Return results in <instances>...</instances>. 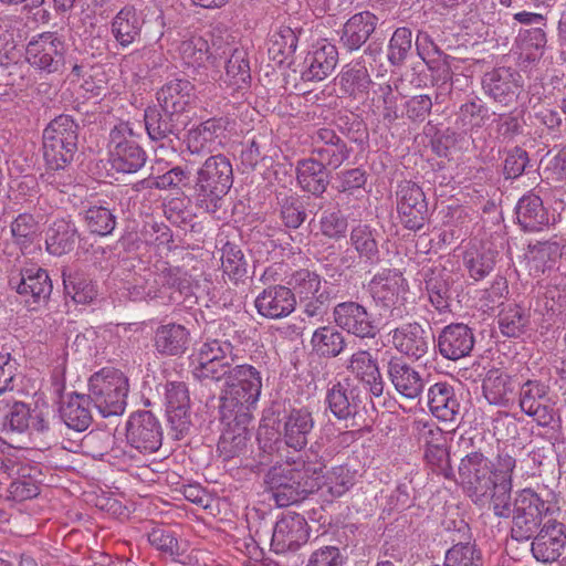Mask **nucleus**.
I'll return each instance as SVG.
<instances>
[{
  "instance_id": "25",
  "label": "nucleus",
  "mask_w": 566,
  "mask_h": 566,
  "mask_svg": "<svg viewBox=\"0 0 566 566\" xmlns=\"http://www.w3.org/2000/svg\"><path fill=\"white\" fill-rule=\"evenodd\" d=\"M387 374L394 388L402 397L412 400L423 392L426 380L421 373L400 358L389 360Z\"/></svg>"
},
{
  "instance_id": "21",
  "label": "nucleus",
  "mask_w": 566,
  "mask_h": 566,
  "mask_svg": "<svg viewBox=\"0 0 566 566\" xmlns=\"http://www.w3.org/2000/svg\"><path fill=\"white\" fill-rule=\"evenodd\" d=\"M179 115L167 113L161 107H148L145 109L144 120L149 138L153 142L172 143L179 139V134L185 127V122Z\"/></svg>"
},
{
  "instance_id": "47",
  "label": "nucleus",
  "mask_w": 566,
  "mask_h": 566,
  "mask_svg": "<svg viewBox=\"0 0 566 566\" xmlns=\"http://www.w3.org/2000/svg\"><path fill=\"white\" fill-rule=\"evenodd\" d=\"M528 324L530 317L521 306H509L499 314V328L504 336L520 337L525 333Z\"/></svg>"
},
{
  "instance_id": "18",
  "label": "nucleus",
  "mask_w": 566,
  "mask_h": 566,
  "mask_svg": "<svg viewBox=\"0 0 566 566\" xmlns=\"http://www.w3.org/2000/svg\"><path fill=\"white\" fill-rule=\"evenodd\" d=\"M334 318L342 329L360 338H373L377 326L367 310L355 302H344L334 308Z\"/></svg>"
},
{
  "instance_id": "44",
  "label": "nucleus",
  "mask_w": 566,
  "mask_h": 566,
  "mask_svg": "<svg viewBox=\"0 0 566 566\" xmlns=\"http://www.w3.org/2000/svg\"><path fill=\"white\" fill-rule=\"evenodd\" d=\"M415 430L420 443L426 448V457H441L444 454V434L443 431L430 420L419 419L415 421Z\"/></svg>"
},
{
  "instance_id": "34",
  "label": "nucleus",
  "mask_w": 566,
  "mask_h": 566,
  "mask_svg": "<svg viewBox=\"0 0 566 566\" xmlns=\"http://www.w3.org/2000/svg\"><path fill=\"white\" fill-rule=\"evenodd\" d=\"M314 420L307 409H293L284 419L283 438L287 447L302 450L308 442Z\"/></svg>"
},
{
  "instance_id": "58",
  "label": "nucleus",
  "mask_w": 566,
  "mask_h": 566,
  "mask_svg": "<svg viewBox=\"0 0 566 566\" xmlns=\"http://www.w3.org/2000/svg\"><path fill=\"white\" fill-rule=\"evenodd\" d=\"M511 490L512 483L506 480L503 482H493L491 492L485 500L490 503L495 515L500 517H509L512 513L511 509Z\"/></svg>"
},
{
  "instance_id": "29",
  "label": "nucleus",
  "mask_w": 566,
  "mask_h": 566,
  "mask_svg": "<svg viewBox=\"0 0 566 566\" xmlns=\"http://www.w3.org/2000/svg\"><path fill=\"white\" fill-rule=\"evenodd\" d=\"M220 329L223 332L222 336L224 338L205 342L193 354L192 360H205V363H208L211 360L234 361L237 359V355L233 353L232 340H240V331L231 322L220 324Z\"/></svg>"
},
{
  "instance_id": "46",
  "label": "nucleus",
  "mask_w": 566,
  "mask_h": 566,
  "mask_svg": "<svg viewBox=\"0 0 566 566\" xmlns=\"http://www.w3.org/2000/svg\"><path fill=\"white\" fill-rule=\"evenodd\" d=\"M313 348L322 356L336 357L344 347L343 335L333 327L324 326L316 329L312 336Z\"/></svg>"
},
{
  "instance_id": "7",
  "label": "nucleus",
  "mask_w": 566,
  "mask_h": 566,
  "mask_svg": "<svg viewBox=\"0 0 566 566\" xmlns=\"http://www.w3.org/2000/svg\"><path fill=\"white\" fill-rule=\"evenodd\" d=\"M66 45L55 33L44 32L27 45L25 60L45 75L62 74L65 69Z\"/></svg>"
},
{
  "instance_id": "26",
  "label": "nucleus",
  "mask_w": 566,
  "mask_h": 566,
  "mask_svg": "<svg viewBox=\"0 0 566 566\" xmlns=\"http://www.w3.org/2000/svg\"><path fill=\"white\" fill-rule=\"evenodd\" d=\"M165 399L168 419L180 433L190 424V396L185 382L170 381L165 386Z\"/></svg>"
},
{
  "instance_id": "15",
  "label": "nucleus",
  "mask_w": 566,
  "mask_h": 566,
  "mask_svg": "<svg viewBox=\"0 0 566 566\" xmlns=\"http://www.w3.org/2000/svg\"><path fill=\"white\" fill-rule=\"evenodd\" d=\"M522 76L511 67H496L486 72L482 77V87L484 92L504 106L516 102L521 88Z\"/></svg>"
},
{
  "instance_id": "41",
  "label": "nucleus",
  "mask_w": 566,
  "mask_h": 566,
  "mask_svg": "<svg viewBox=\"0 0 566 566\" xmlns=\"http://www.w3.org/2000/svg\"><path fill=\"white\" fill-rule=\"evenodd\" d=\"M287 284L294 295H297L301 301L316 300L323 303L326 298L323 293H319L322 285L321 277L315 272H311L306 269L294 272L290 276Z\"/></svg>"
},
{
  "instance_id": "32",
  "label": "nucleus",
  "mask_w": 566,
  "mask_h": 566,
  "mask_svg": "<svg viewBox=\"0 0 566 566\" xmlns=\"http://www.w3.org/2000/svg\"><path fill=\"white\" fill-rule=\"evenodd\" d=\"M428 407L439 420L454 422L460 413V401L454 388L447 382H437L428 389Z\"/></svg>"
},
{
  "instance_id": "43",
  "label": "nucleus",
  "mask_w": 566,
  "mask_h": 566,
  "mask_svg": "<svg viewBox=\"0 0 566 566\" xmlns=\"http://www.w3.org/2000/svg\"><path fill=\"white\" fill-rule=\"evenodd\" d=\"M298 39L290 27H282L275 32L268 49L270 57L277 64H283L293 56L296 51Z\"/></svg>"
},
{
  "instance_id": "40",
  "label": "nucleus",
  "mask_w": 566,
  "mask_h": 566,
  "mask_svg": "<svg viewBox=\"0 0 566 566\" xmlns=\"http://www.w3.org/2000/svg\"><path fill=\"white\" fill-rule=\"evenodd\" d=\"M224 59L227 60L224 83L235 91L248 88L251 81V70L247 51L242 46H235Z\"/></svg>"
},
{
  "instance_id": "9",
  "label": "nucleus",
  "mask_w": 566,
  "mask_h": 566,
  "mask_svg": "<svg viewBox=\"0 0 566 566\" xmlns=\"http://www.w3.org/2000/svg\"><path fill=\"white\" fill-rule=\"evenodd\" d=\"M459 476L472 501L484 505L494 479L490 461L483 453L474 451L462 458Z\"/></svg>"
},
{
  "instance_id": "55",
  "label": "nucleus",
  "mask_w": 566,
  "mask_h": 566,
  "mask_svg": "<svg viewBox=\"0 0 566 566\" xmlns=\"http://www.w3.org/2000/svg\"><path fill=\"white\" fill-rule=\"evenodd\" d=\"M179 52L189 65H202L210 60V45L202 36H191L179 45Z\"/></svg>"
},
{
  "instance_id": "59",
  "label": "nucleus",
  "mask_w": 566,
  "mask_h": 566,
  "mask_svg": "<svg viewBox=\"0 0 566 566\" xmlns=\"http://www.w3.org/2000/svg\"><path fill=\"white\" fill-rule=\"evenodd\" d=\"M85 221L92 233L109 234L115 228V217L104 207H91L85 212Z\"/></svg>"
},
{
  "instance_id": "57",
  "label": "nucleus",
  "mask_w": 566,
  "mask_h": 566,
  "mask_svg": "<svg viewBox=\"0 0 566 566\" xmlns=\"http://www.w3.org/2000/svg\"><path fill=\"white\" fill-rule=\"evenodd\" d=\"M13 244L31 245L38 235V222L30 213H20L11 222Z\"/></svg>"
},
{
  "instance_id": "23",
  "label": "nucleus",
  "mask_w": 566,
  "mask_h": 566,
  "mask_svg": "<svg viewBox=\"0 0 566 566\" xmlns=\"http://www.w3.org/2000/svg\"><path fill=\"white\" fill-rule=\"evenodd\" d=\"M195 97V86L186 78L168 81L156 93L159 107L180 117L188 111Z\"/></svg>"
},
{
  "instance_id": "54",
  "label": "nucleus",
  "mask_w": 566,
  "mask_h": 566,
  "mask_svg": "<svg viewBox=\"0 0 566 566\" xmlns=\"http://www.w3.org/2000/svg\"><path fill=\"white\" fill-rule=\"evenodd\" d=\"M80 242L75 227L64 220L55 221L48 230L45 239L46 248H70L78 245Z\"/></svg>"
},
{
  "instance_id": "13",
  "label": "nucleus",
  "mask_w": 566,
  "mask_h": 566,
  "mask_svg": "<svg viewBox=\"0 0 566 566\" xmlns=\"http://www.w3.org/2000/svg\"><path fill=\"white\" fill-rule=\"evenodd\" d=\"M126 439L140 453H153L161 446V426L150 411L134 412L127 421Z\"/></svg>"
},
{
  "instance_id": "52",
  "label": "nucleus",
  "mask_w": 566,
  "mask_h": 566,
  "mask_svg": "<svg viewBox=\"0 0 566 566\" xmlns=\"http://www.w3.org/2000/svg\"><path fill=\"white\" fill-rule=\"evenodd\" d=\"M444 566H483L482 554L474 544L459 543L447 551Z\"/></svg>"
},
{
  "instance_id": "36",
  "label": "nucleus",
  "mask_w": 566,
  "mask_h": 566,
  "mask_svg": "<svg viewBox=\"0 0 566 566\" xmlns=\"http://www.w3.org/2000/svg\"><path fill=\"white\" fill-rule=\"evenodd\" d=\"M296 179L304 191L319 197L329 184V174L324 164L315 158H306L297 161Z\"/></svg>"
},
{
  "instance_id": "39",
  "label": "nucleus",
  "mask_w": 566,
  "mask_h": 566,
  "mask_svg": "<svg viewBox=\"0 0 566 566\" xmlns=\"http://www.w3.org/2000/svg\"><path fill=\"white\" fill-rule=\"evenodd\" d=\"M20 295L30 296L33 303L45 302L52 292V282L45 270L29 268L21 272V282L17 287Z\"/></svg>"
},
{
  "instance_id": "16",
  "label": "nucleus",
  "mask_w": 566,
  "mask_h": 566,
  "mask_svg": "<svg viewBox=\"0 0 566 566\" xmlns=\"http://www.w3.org/2000/svg\"><path fill=\"white\" fill-rule=\"evenodd\" d=\"M389 342L401 355L419 360L429 350L430 337L428 332L418 323L403 324L389 332Z\"/></svg>"
},
{
  "instance_id": "35",
  "label": "nucleus",
  "mask_w": 566,
  "mask_h": 566,
  "mask_svg": "<svg viewBox=\"0 0 566 566\" xmlns=\"http://www.w3.org/2000/svg\"><path fill=\"white\" fill-rule=\"evenodd\" d=\"M515 214L524 231L537 232L548 224V213L539 196L530 192L523 196L516 207Z\"/></svg>"
},
{
  "instance_id": "61",
  "label": "nucleus",
  "mask_w": 566,
  "mask_h": 566,
  "mask_svg": "<svg viewBox=\"0 0 566 566\" xmlns=\"http://www.w3.org/2000/svg\"><path fill=\"white\" fill-rule=\"evenodd\" d=\"M415 46L418 56L423 61L426 65H430L434 61L442 59L447 55L434 42L432 36L426 31L418 32L415 41Z\"/></svg>"
},
{
  "instance_id": "50",
  "label": "nucleus",
  "mask_w": 566,
  "mask_h": 566,
  "mask_svg": "<svg viewBox=\"0 0 566 566\" xmlns=\"http://www.w3.org/2000/svg\"><path fill=\"white\" fill-rule=\"evenodd\" d=\"M463 261L471 277L481 280L493 270L495 264V251L465 250Z\"/></svg>"
},
{
  "instance_id": "42",
  "label": "nucleus",
  "mask_w": 566,
  "mask_h": 566,
  "mask_svg": "<svg viewBox=\"0 0 566 566\" xmlns=\"http://www.w3.org/2000/svg\"><path fill=\"white\" fill-rule=\"evenodd\" d=\"M483 396L490 405L506 406L512 394L510 377L497 370H490L482 384Z\"/></svg>"
},
{
  "instance_id": "14",
  "label": "nucleus",
  "mask_w": 566,
  "mask_h": 566,
  "mask_svg": "<svg viewBox=\"0 0 566 566\" xmlns=\"http://www.w3.org/2000/svg\"><path fill=\"white\" fill-rule=\"evenodd\" d=\"M396 199L405 227L410 230L422 228L428 216V203L421 187L411 180H403L398 185Z\"/></svg>"
},
{
  "instance_id": "10",
  "label": "nucleus",
  "mask_w": 566,
  "mask_h": 566,
  "mask_svg": "<svg viewBox=\"0 0 566 566\" xmlns=\"http://www.w3.org/2000/svg\"><path fill=\"white\" fill-rule=\"evenodd\" d=\"M549 505L534 491L523 490L516 501L513 515L512 534L516 541H525L536 532L542 518L549 513Z\"/></svg>"
},
{
  "instance_id": "24",
  "label": "nucleus",
  "mask_w": 566,
  "mask_h": 566,
  "mask_svg": "<svg viewBox=\"0 0 566 566\" xmlns=\"http://www.w3.org/2000/svg\"><path fill=\"white\" fill-rule=\"evenodd\" d=\"M565 544V526L555 520H548L532 543V553L538 562L551 563L559 557Z\"/></svg>"
},
{
  "instance_id": "17",
  "label": "nucleus",
  "mask_w": 566,
  "mask_h": 566,
  "mask_svg": "<svg viewBox=\"0 0 566 566\" xmlns=\"http://www.w3.org/2000/svg\"><path fill=\"white\" fill-rule=\"evenodd\" d=\"M226 127L221 118H210L190 128L186 136L187 150L191 155L206 156L222 146Z\"/></svg>"
},
{
  "instance_id": "4",
  "label": "nucleus",
  "mask_w": 566,
  "mask_h": 566,
  "mask_svg": "<svg viewBox=\"0 0 566 566\" xmlns=\"http://www.w3.org/2000/svg\"><path fill=\"white\" fill-rule=\"evenodd\" d=\"M304 464L283 463L269 470L265 484L277 506H289L302 500L316 483Z\"/></svg>"
},
{
  "instance_id": "5",
  "label": "nucleus",
  "mask_w": 566,
  "mask_h": 566,
  "mask_svg": "<svg viewBox=\"0 0 566 566\" xmlns=\"http://www.w3.org/2000/svg\"><path fill=\"white\" fill-rule=\"evenodd\" d=\"M78 125L72 116L62 114L50 122L43 132V156L53 170L63 169L77 150Z\"/></svg>"
},
{
  "instance_id": "62",
  "label": "nucleus",
  "mask_w": 566,
  "mask_h": 566,
  "mask_svg": "<svg viewBox=\"0 0 566 566\" xmlns=\"http://www.w3.org/2000/svg\"><path fill=\"white\" fill-rule=\"evenodd\" d=\"M545 27L521 29L516 36V43L522 50H535L542 54L547 43Z\"/></svg>"
},
{
  "instance_id": "28",
  "label": "nucleus",
  "mask_w": 566,
  "mask_h": 566,
  "mask_svg": "<svg viewBox=\"0 0 566 566\" xmlns=\"http://www.w3.org/2000/svg\"><path fill=\"white\" fill-rule=\"evenodd\" d=\"M276 200L284 224L293 229H297L307 214H315L321 209V206L312 202L311 197H301L291 190L276 191Z\"/></svg>"
},
{
  "instance_id": "11",
  "label": "nucleus",
  "mask_w": 566,
  "mask_h": 566,
  "mask_svg": "<svg viewBox=\"0 0 566 566\" xmlns=\"http://www.w3.org/2000/svg\"><path fill=\"white\" fill-rule=\"evenodd\" d=\"M521 410L532 417L539 427H548L555 418V400L549 387L538 380L525 381L518 392Z\"/></svg>"
},
{
  "instance_id": "56",
  "label": "nucleus",
  "mask_w": 566,
  "mask_h": 566,
  "mask_svg": "<svg viewBox=\"0 0 566 566\" xmlns=\"http://www.w3.org/2000/svg\"><path fill=\"white\" fill-rule=\"evenodd\" d=\"M231 360H211L205 363V360H192V375L199 380H214L220 381L226 379L231 371Z\"/></svg>"
},
{
  "instance_id": "19",
  "label": "nucleus",
  "mask_w": 566,
  "mask_h": 566,
  "mask_svg": "<svg viewBox=\"0 0 566 566\" xmlns=\"http://www.w3.org/2000/svg\"><path fill=\"white\" fill-rule=\"evenodd\" d=\"M258 313L269 319H280L294 312L296 298L292 290L283 285L264 289L254 301Z\"/></svg>"
},
{
  "instance_id": "20",
  "label": "nucleus",
  "mask_w": 566,
  "mask_h": 566,
  "mask_svg": "<svg viewBox=\"0 0 566 566\" xmlns=\"http://www.w3.org/2000/svg\"><path fill=\"white\" fill-rule=\"evenodd\" d=\"M475 343L472 329L462 323L450 324L438 336V349L441 356L458 360L470 355Z\"/></svg>"
},
{
  "instance_id": "63",
  "label": "nucleus",
  "mask_w": 566,
  "mask_h": 566,
  "mask_svg": "<svg viewBox=\"0 0 566 566\" xmlns=\"http://www.w3.org/2000/svg\"><path fill=\"white\" fill-rule=\"evenodd\" d=\"M221 263L223 272L232 280H239L247 274L248 263L242 250H223Z\"/></svg>"
},
{
  "instance_id": "33",
  "label": "nucleus",
  "mask_w": 566,
  "mask_h": 566,
  "mask_svg": "<svg viewBox=\"0 0 566 566\" xmlns=\"http://www.w3.org/2000/svg\"><path fill=\"white\" fill-rule=\"evenodd\" d=\"M145 19L140 11L127 4L123 7L112 21V34L122 48L139 41Z\"/></svg>"
},
{
  "instance_id": "53",
  "label": "nucleus",
  "mask_w": 566,
  "mask_h": 566,
  "mask_svg": "<svg viewBox=\"0 0 566 566\" xmlns=\"http://www.w3.org/2000/svg\"><path fill=\"white\" fill-rule=\"evenodd\" d=\"M313 155H315L318 163L324 164V167L337 169L342 164L349 158L350 148L342 138H335V144L326 146H314Z\"/></svg>"
},
{
  "instance_id": "12",
  "label": "nucleus",
  "mask_w": 566,
  "mask_h": 566,
  "mask_svg": "<svg viewBox=\"0 0 566 566\" xmlns=\"http://www.w3.org/2000/svg\"><path fill=\"white\" fill-rule=\"evenodd\" d=\"M308 537L310 527L304 516L286 512L274 524L271 548L276 554L295 552L307 543Z\"/></svg>"
},
{
  "instance_id": "37",
  "label": "nucleus",
  "mask_w": 566,
  "mask_h": 566,
  "mask_svg": "<svg viewBox=\"0 0 566 566\" xmlns=\"http://www.w3.org/2000/svg\"><path fill=\"white\" fill-rule=\"evenodd\" d=\"M91 402L90 396L70 394L60 407L64 423L76 431L86 430L92 422Z\"/></svg>"
},
{
  "instance_id": "30",
  "label": "nucleus",
  "mask_w": 566,
  "mask_h": 566,
  "mask_svg": "<svg viewBox=\"0 0 566 566\" xmlns=\"http://www.w3.org/2000/svg\"><path fill=\"white\" fill-rule=\"evenodd\" d=\"M346 369L375 396L384 392V380L377 360L368 350H357L347 360Z\"/></svg>"
},
{
  "instance_id": "49",
  "label": "nucleus",
  "mask_w": 566,
  "mask_h": 566,
  "mask_svg": "<svg viewBox=\"0 0 566 566\" xmlns=\"http://www.w3.org/2000/svg\"><path fill=\"white\" fill-rule=\"evenodd\" d=\"M147 538L153 547L172 558L185 553V546L178 541L176 534L164 526L154 527L147 534Z\"/></svg>"
},
{
  "instance_id": "45",
  "label": "nucleus",
  "mask_w": 566,
  "mask_h": 566,
  "mask_svg": "<svg viewBox=\"0 0 566 566\" xmlns=\"http://www.w3.org/2000/svg\"><path fill=\"white\" fill-rule=\"evenodd\" d=\"M370 83L367 67L361 62L346 65L339 76L340 88L348 95L366 92Z\"/></svg>"
},
{
  "instance_id": "38",
  "label": "nucleus",
  "mask_w": 566,
  "mask_h": 566,
  "mask_svg": "<svg viewBox=\"0 0 566 566\" xmlns=\"http://www.w3.org/2000/svg\"><path fill=\"white\" fill-rule=\"evenodd\" d=\"M154 343L156 349L165 355L182 354L189 344V332L180 324H166L156 329Z\"/></svg>"
},
{
  "instance_id": "3",
  "label": "nucleus",
  "mask_w": 566,
  "mask_h": 566,
  "mask_svg": "<svg viewBox=\"0 0 566 566\" xmlns=\"http://www.w3.org/2000/svg\"><path fill=\"white\" fill-rule=\"evenodd\" d=\"M128 391V378L115 368H102L88 380V396L104 418L125 411Z\"/></svg>"
},
{
  "instance_id": "2",
  "label": "nucleus",
  "mask_w": 566,
  "mask_h": 566,
  "mask_svg": "<svg viewBox=\"0 0 566 566\" xmlns=\"http://www.w3.org/2000/svg\"><path fill=\"white\" fill-rule=\"evenodd\" d=\"M232 184L233 169L230 159L222 154L211 155L196 171L189 200L202 212L221 219L219 213Z\"/></svg>"
},
{
  "instance_id": "31",
  "label": "nucleus",
  "mask_w": 566,
  "mask_h": 566,
  "mask_svg": "<svg viewBox=\"0 0 566 566\" xmlns=\"http://www.w3.org/2000/svg\"><path fill=\"white\" fill-rule=\"evenodd\" d=\"M377 17L368 11L354 14L343 27L339 44L348 52L360 49L374 33Z\"/></svg>"
},
{
  "instance_id": "22",
  "label": "nucleus",
  "mask_w": 566,
  "mask_h": 566,
  "mask_svg": "<svg viewBox=\"0 0 566 566\" xmlns=\"http://www.w3.org/2000/svg\"><path fill=\"white\" fill-rule=\"evenodd\" d=\"M326 402L338 420L354 419L363 403L359 389L348 379L337 381L327 390Z\"/></svg>"
},
{
  "instance_id": "64",
  "label": "nucleus",
  "mask_w": 566,
  "mask_h": 566,
  "mask_svg": "<svg viewBox=\"0 0 566 566\" xmlns=\"http://www.w3.org/2000/svg\"><path fill=\"white\" fill-rule=\"evenodd\" d=\"M344 557L336 546H323L314 551L306 566H343Z\"/></svg>"
},
{
  "instance_id": "48",
  "label": "nucleus",
  "mask_w": 566,
  "mask_h": 566,
  "mask_svg": "<svg viewBox=\"0 0 566 566\" xmlns=\"http://www.w3.org/2000/svg\"><path fill=\"white\" fill-rule=\"evenodd\" d=\"M63 284L66 295L75 303L88 304L97 296L96 286L82 274L63 273Z\"/></svg>"
},
{
  "instance_id": "6",
  "label": "nucleus",
  "mask_w": 566,
  "mask_h": 566,
  "mask_svg": "<svg viewBox=\"0 0 566 566\" xmlns=\"http://www.w3.org/2000/svg\"><path fill=\"white\" fill-rule=\"evenodd\" d=\"M369 293L380 310V315L399 321L408 315L406 306L409 285L402 273L388 270L376 274L368 284Z\"/></svg>"
},
{
  "instance_id": "51",
  "label": "nucleus",
  "mask_w": 566,
  "mask_h": 566,
  "mask_svg": "<svg viewBox=\"0 0 566 566\" xmlns=\"http://www.w3.org/2000/svg\"><path fill=\"white\" fill-rule=\"evenodd\" d=\"M412 49V32L409 28L401 27L395 30L388 44V61L394 66L405 63Z\"/></svg>"
},
{
  "instance_id": "1",
  "label": "nucleus",
  "mask_w": 566,
  "mask_h": 566,
  "mask_svg": "<svg viewBox=\"0 0 566 566\" xmlns=\"http://www.w3.org/2000/svg\"><path fill=\"white\" fill-rule=\"evenodd\" d=\"M262 390L261 373L252 365L231 368L220 394V418L226 423L219 448L230 455L241 451L248 440V426L252 420Z\"/></svg>"
},
{
  "instance_id": "8",
  "label": "nucleus",
  "mask_w": 566,
  "mask_h": 566,
  "mask_svg": "<svg viewBox=\"0 0 566 566\" xmlns=\"http://www.w3.org/2000/svg\"><path fill=\"white\" fill-rule=\"evenodd\" d=\"M108 156L112 168L123 174H134L145 166L147 155L133 139L127 124L116 125L109 133Z\"/></svg>"
},
{
  "instance_id": "27",
  "label": "nucleus",
  "mask_w": 566,
  "mask_h": 566,
  "mask_svg": "<svg viewBox=\"0 0 566 566\" xmlns=\"http://www.w3.org/2000/svg\"><path fill=\"white\" fill-rule=\"evenodd\" d=\"M337 62V48L325 42L307 53L303 62L301 77L304 82L323 81L334 71Z\"/></svg>"
},
{
  "instance_id": "60",
  "label": "nucleus",
  "mask_w": 566,
  "mask_h": 566,
  "mask_svg": "<svg viewBox=\"0 0 566 566\" xmlns=\"http://www.w3.org/2000/svg\"><path fill=\"white\" fill-rule=\"evenodd\" d=\"M454 61L455 57L446 55L434 61L432 64L427 65L428 70L431 72L432 84L441 91H451L453 77L452 62Z\"/></svg>"
}]
</instances>
